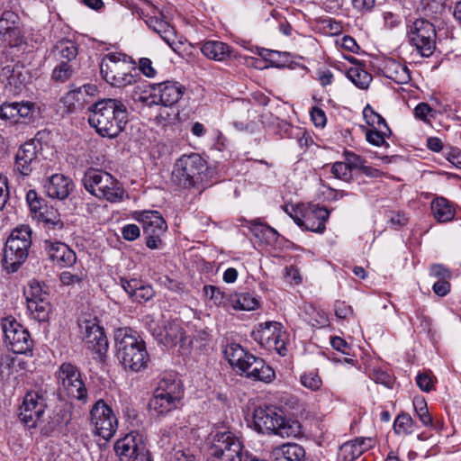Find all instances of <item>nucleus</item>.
<instances>
[{"label":"nucleus","instance_id":"f257e3e1","mask_svg":"<svg viewBox=\"0 0 461 461\" xmlns=\"http://www.w3.org/2000/svg\"><path fill=\"white\" fill-rule=\"evenodd\" d=\"M88 122L100 136L116 138L128 122V111L122 101L101 99L88 107Z\"/></svg>","mask_w":461,"mask_h":461},{"label":"nucleus","instance_id":"f03ea898","mask_svg":"<svg viewBox=\"0 0 461 461\" xmlns=\"http://www.w3.org/2000/svg\"><path fill=\"white\" fill-rule=\"evenodd\" d=\"M117 357L125 369L140 372L147 367L149 360L145 342L137 332L128 327L114 332Z\"/></svg>","mask_w":461,"mask_h":461},{"label":"nucleus","instance_id":"7ed1b4c3","mask_svg":"<svg viewBox=\"0 0 461 461\" xmlns=\"http://www.w3.org/2000/svg\"><path fill=\"white\" fill-rule=\"evenodd\" d=\"M253 425L259 433H272L282 438H296L303 434L302 425L298 420L286 419L281 411L273 406L255 409Z\"/></svg>","mask_w":461,"mask_h":461},{"label":"nucleus","instance_id":"20e7f679","mask_svg":"<svg viewBox=\"0 0 461 461\" xmlns=\"http://www.w3.org/2000/svg\"><path fill=\"white\" fill-rule=\"evenodd\" d=\"M32 230L22 224L14 229L8 237L4 252L3 267L8 273L16 272L25 262L32 246Z\"/></svg>","mask_w":461,"mask_h":461},{"label":"nucleus","instance_id":"39448f33","mask_svg":"<svg viewBox=\"0 0 461 461\" xmlns=\"http://www.w3.org/2000/svg\"><path fill=\"white\" fill-rule=\"evenodd\" d=\"M82 182L86 191L99 199L110 203H119L123 199V187L106 171L90 168L84 174Z\"/></svg>","mask_w":461,"mask_h":461},{"label":"nucleus","instance_id":"423d86ee","mask_svg":"<svg viewBox=\"0 0 461 461\" xmlns=\"http://www.w3.org/2000/svg\"><path fill=\"white\" fill-rule=\"evenodd\" d=\"M133 69V64L122 53H108L100 63L103 78L114 87H125L135 83V76L131 73Z\"/></svg>","mask_w":461,"mask_h":461},{"label":"nucleus","instance_id":"0eeeda50","mask_svg":"<svg viewBox=\"0 0 461 461\" xmlns=\"http://www.w3.org/2000/svg\"><path fill=\"white\" fill-rule=\"evenodd\" d=\"M206 168V161L199 154L183 155L174 165L171 180L179 187L191 188L203 181Z\"/></svg>","mask_w":461,"mask_h":461},{"label":"nucleus","instance_id":"6e6552de","mask_svg":"<svg viewBox=\"0 0 461 461\" xmlns=\"http://www.w3.org/2000/svg\"><path fill=\"white\" fill-rule=\"evenodd\" d=\"M59 390L69 399L86 402L87 390L79 368L68 362L62 363L56 372Z\"/></svg>","mask_w":461,"mask_h":461},{"label":"nucleus","instance_id":"1a4fd4ad","mask_svg":"<svg viewBox=\"0 0 461 461\" xmlns=\"http://www.w3.org/2000/svg\"><path fill=\"white\" fill-rule=\"evenodd\" d=\"M253 339L269 351H276L285 356L286 333L283 325L277 321H267L258 324L251 334Z\"/></svg>","mask_w":461,"mask_h":461},{"label":"nucleus","instance_id":"9d476101","mask_svg":"<svg viewBox=\"0 0 461 461\" xmlns=\"http://www.w3.org/2000/svg\"><path fill=\"white\" fill-rule=\"evenodd\" d=\"M46 408V393L41 390L29 391L20 406L19 420L26 428L35 429L42 422Z\"/></svg>","mask_w":461,"mask_h":461},{"label":"nucleus","instance_id":"9b49d317","mask_svg":"<svg viewBox=\"0 0 461 461\" xmlns=\"http://www.w3.org/2000/svg\"><path fill=\"white\" fill-rule=\"evenodd\" d=\"M134 219L142 226L146 246L150 249H160L161 237L167 229L166 221L160 212L157 211L137 212L134 214Z\"/></svg>","mask_w":461,"mask_h":461},{"label":"nucleus","instance_id":"f8f14e48","mask_svg":"<svg viewBox=\"0 0 461 461\" xmlns=\"http://www.w3.org/2000/svg\"><path fill=\"white\" fill-rule=\"evenodd\" d=\"M212 456L213 461H243V446L230 431H217L213 435Z\"/></svg>","mask_w":461,"mask_h":461},{"label":"nucleus","instance_id":"ddd939ff","mask_svg":"<svg viewBox=\"0 0 461 461\" xmlns=\"http://www.w3.org/2000/svg\"><path fill=\"white\" fill-rule=\"evenodd\" d=\"M79 328L86 348L92 352L95 359L102 360L108 350V340L97 319L80 320Z\"/></svg>","mask_w":461,"mask_h":461},{"label":"nucleus","instance_id":"4468645a","mask_svg":"<svg viewBox=\"0 0 461 461\" xmlns=\"http://www.w3.org/2000/svg\"><path fill=\"white\" fill-rule=\"evenodd\" d=\"M408 38L418 52L423 57L433 54L436 46L434 25L425 19H417L409 25Z\"/></svg>","mask_w":461,"mask_h":461},{"label":"nucleus","instance_id":"2eb2a0df","mask_svg":"<svg viewBox=\"0 0 461 461\" xmlns=\"http://www.w3.org/2000/svg\"><path fill=\"white\" fill-rule=\"evenodd\" d=\"M5 341L15 354H26L32 348V340L27 329L14 318L9 316L2 320Z\"/></svg>","mask_w":461,"mask_h":461},{"label":"nucleus","instance_id":"dca6fc26","mask_svg":"<svg viewBox=\"0 0 461 461\" xmlns=\"http://www.w3.org/2000/svg\"><path fill=\"white\" fill-rule=\"evenodd\" d=\"M240 375L244 374L248 378L255 381L270 383L276 375L274 370L265 361L248 352L246 357H240L231 366Z\"/></svg>","mask_w":461,"mask_h":461},{"label":"nucleus","instance_id":"f3484780","mask_svg":"<svg viewBox=\"0 0 461 461\" xmlns=\"http://www.w3.org/2000/svg\"><path fill=\"white\" fill-rule=\"evenodd\" d=\"M91 425L95 434L110 439L116 431L117 419L113 410L103 401H97L90 411Z\"/></svg>","mask_w":461,"mask_h":461},{"label":"nucleus","instance_id":"a211bd4d","mask_svg":"<svg viewBox=\"0 0 461 461\" xmlns=\"http://www.w3.org/2000/svg\"><path fill=\"white\" fill-rule=\"evenodd\" d=\"M113 449L120 461H133L135 457L150 456L142 436L136 431H131L118 439Z\"/></svg>","mask_w":461,"mask_h":461},{"label":"nucleus","instance_id":"6ab92c4d","mask_svg":"<svg viewBox=\"0 0 461 461\" xmlns=\"http://www.w3.org/2000/svg\"><path fill=\"white\" fill-rule=\"evenodd\" d=\"M330 212L325 207L319 205H309L303 211L302 217L297 214L292 215L294 221L301 228L318 233H322L325 223L329 219Z\"/></svg>","mask_w":461,"mask_h":461},{"label":"nucleus","instance_id":"aec40b11","mask_svg":"<svg viewBox=\"0 0 461 461\" xmlns=\"http://www.w3.org/2000/svg\"><path fill=\"white\" fill-rule=\"evenodd\" d=\"M185 86L177 81L167 80L152 86L151 102L166 107L176 104L185 93Z\"/></svg>","mask_w":461,"mask_h":461},{"label":"nucleus","instance_id":"412c9836","mask_svg":"<svg viewBox=\"0 0 461 461\" xmlns=\"http://www.w3.org/2000/svg\"><path fill=\"white\" fill-rule=\"evenodd\" d=\"M38 164L37 142L32 140L18 149L14 158V172L23 177L29 176Z\"/></svg>","mask_w":461,"mask_h":461},{"label":"nucleus","instance_id":"4be33fe9","mask_svg":"<svg viewBox=\"0 0 461 461\" xmlns=\"http://www.w3.org/2000/svg\"><path fill=\"white\" fill-rule=\"evenodd\" d=\"M48 258L59 267H68L77 261L76 253L65 243L46 240L43 242Z\"/></svg>","mask_w":461,"mask_h":461},{"label":"nucleus","instance_id":"5701e85b","mask_svg":"<svg viewBox=\"0 0 461 461\" xmlns=\"http://www.w3.org/2000/svg\"><path fill=\"white\" fill-rule=\"evenodd\" d=\"M0 78L9 93L18 95L25 87L28 72L21 65H7L2 68Z\"/></svg>","mask_w":461,"mask_h":461},{"label":"nucleus","instance_id":"b1692460","mask_svg":"<svg viewBox=\"0 0 461 461\" xmlns=\"http://www.w3.org/2000/svg\"><path fill=\"white\" fill-rule=\"evenodd\" d=\"M375 446V439L372 438H357L345 442L339 451V457L343 461H354L363 453Z\"/></svg>","mask_w":461,"mask_h":461},{"label":"nucleus","instance_id":"393cba45","mask_svg":"<svg viewBox=\"0 0 461 461\" xmlns=\"http://www.w3.org/2000/svg\"><path fill=\"white\" fill-rule=\"evenodd\" d=\"M201 51L206 58L219 62H227L237 59L234 50L227 43L219 41L203 42L201 46Z\"/></svg>","mask_w":461,"mask_h":461},{"label":"nucleus","instance_id":"a878e982","mask_svg":"<svg viewBox=\"0 0 461 461\" xmlns=\"http://www.w3.org/2000/svg\"><path fill=\"white\" fill-rule=\"evenodd\" d=\"M40 290L38 285L36 286L31 285V297H27V308L33 319L44 321L49 317L50 304L46 299L41 297V294H38Z\"/></svg>","mask_w":461,"mask_h":461},{"label":"nucleus","instance_id":"bb28decb","mask_svg":"<svg viewBox=\"0 0 461 461\" xmlns=\"http://www.w3.org/2000/svg\"><path fill=\"white\" fill-rule=\"evenodd\" d=\"M73 183L70 178L62 174L51 176L44 185L45 192L49 197L63 200L72 190Z\"/></svg>","mask_w":461,"mask_h":461},{"label":"nucleus","instance_id":"cd10ccee","mask_svg":"<svg viewBox=\"0 0 461 461\" xmlns=\"http://www.w3.org/2000/svg\"><path fill=\"white\" fill-rule=\"evenodd\" d=\"M17 21L18 15L13 11L4 12L0 18V35L10 45L17 44V39L20 37V30L16 26Z\"/></svg>","mask_w":461,"mask_h":461},{"label":"nucleus","instance_id":"c85d7f7f","mask_svg":"<svg viewBox=\"0 0 461 461\" xmlns=\"http://www.w3.org/2000/svg\"><path fill=\"white\" fill-rule=\"evenodd\" d=\"M271 456L276 461H304L305 450L296 443H285L274 447Z\"/></svg>","mask_w":461,"mask_h":461},{"label":"nucleus","instance_id":"c756f323","mask_svg":"<svg viewBox=\"0 0 461 461\" xmlns=\"http://www.w3.org/2000/svg\"><path fill=\"white\" fill-rule=\"evenodd\" d=\"M180 401L154 392L149 402V410L153 416H164L176 410Z\"/></svg>","mask_w":461,"mask_h":461},{"label":"nucleus","instance_id":"7c9ffc66","mask_svg":"<svg viewBox=\"0 0 461 461\" xmlns=\"http://www.w3.org/2000/svg\"><path fill=\"white\" fill-rule=\"evenodd\" d=\"M154 392L179 401H181L184 395L181 381L176 379L174 374H167L161 376Z\"/></svg>","mask_w":461,"mask_h":461},{"label":"nucleus","instance_id":"2f4dec72","mask_svg":"<svg viewBox=\"0 0 461 461\" xmlns=\"http://www.w3.org/2000/svg\"><path fill=\"white\" fill-rule=\"evenodd\" d=\"M383 72L387 78L400 85L407 84L411 80L408 67L394 59L385 61Z\"/></svg>","mask_w":461,"mask_h":461},{"label":"nucleus","instance_id":"473e14b6","mask_svg":"<svg viewBox=\"0 0 461 461\" xmlns=\"http://www.w3.org/2000/svg\"><path fill=\"white\" fill-rule=\"evenodd\" d=\"M153 336L159 343L167 347H173L183 340L184 332L177 324L167 323L162 330L154 333Z\"/></svg>","mask_w":461,"mask_h":461},{"label":"nucleus","instance_id":"72a5a7b5","mask_svg":"<svg viewBox=\"0 0 461 461\" xmlns=\"http://www.w3.org/2000/svg\"><path fill=\"white\" fill-rule=\"evenodd\" d=\"M431 212L438 222H448L456 215L452 203L444 197H437L431 202Z\"/></svg>","mask_w":461,"mask_h":461},{"label":"nucleus","instance_id":"f704fd0d","mask_svg":"<svg viewBox=\"0 0 461 461\" xmlns=\"http://www.w3.org/2000/svg\"><path fill=\"white\" fill-rule=\"evenodd\" d=\"M35 219L43 223L48 232L53 231L54 234H56V231L61 230L64 227L59 213L53 207L45 206L40 213L36 214Z\"/></svg>","mask_w":461,"mask_h":461},{"label":"nucleus","instance_id":"c9c22d12","mask_svg":"<svg viewBox=\"0 0 461 461\" xmlns=\"http://www.w3.org/2000/svg\"><path fill=\"white\" fill-rule=\"evenodd\" d=\"M53 56L58 62L71 64L77 55V47L75 42L68 40L58 41L52 50Z\"/></svg>","mask_w":461,"mask_h":461},{"label":"nucleus","instance_id":"e433bc0d","mask_svg":"<svg viewBox=\"0 0 461 461\" xmlns=\"http://www.w3.org/2000/svg\"><path fill=\"white\" fill-rule=\"evenodd\" d=\"M249 228L257 239L267 245H274L278 240L279 234L276 230L260 222L259 220L251 221Z\"/></svg>","mask_w":461,"mask_h":461},{"label":"nucleus","instance_id":"4c0bfd02","mask_svg":"<svg viewBox=\"0 0 461 461\" xmlns=\"http://www.w3.org/2000/svg\"><path fill=\"white\" fill-rule=\"evenodd\" d=\"M203 291L215 306L221 307L226 311L232 309L233 304L231 301L233 294H226L219 287L213 285H205Z\"/></svg>","mask_w":461,"mask_h":461},{"label":"nucleus","instance_id":"58836bf2","mask_svg":"<svg viewBox=\"0 0 461 461\" xmlns=\"http://www.w3.org/2000/svg\"><path fill=\"white\" fill-rule=\"evenodd\" d=\"M231 302V310L235 311H254L259 307L258 299L249 292L233 294Z\"/></svg>","mask_w":461,"mask_h":461},{"label":"nucleus","instance_id":"ea45409f","mask_svg":"<svg viewBox=\"0 0 461 461\" xmlns=\"http://www.w3.org/2000/svg\"><path fill=\"white\" fill-rule=\"evenodd\" d=\"M147 24L154 32L158 33L161 38L173 49L170 38L173 35V28H171L167 22L160 20L154 15L147 20Z\"/></svg>","mask_w":461,"mask_h":461},{"label":"nucleus","instance_id":"a19ab883","mask_svg":"<svg viewBox=\"0 0 461 461\" xmlns=\"http://www.w3.org/2000/svg\"><path fill=\"white\" fill-rule=\"evenodd\" d=\"M347 76L360 89H366L372 81V76L360 67L350 68L348 70Z\"/></svg>","mask_w":461,"mask_h":461},{"label":"nucleus","instance_id":"79ce46f5","mask_svg":"<svg viewBox=\"0 0 461 461\" xmlns=\"http://www.w3.org/2000/svg\"><path fill=\"white\" fill-rule=\"evenodd\" d=\"M417 429L416 423L408 413H400L394 420L393 429L398 435H408L413 433Z\"/></svg>","mask_w":461,"mask_h":461},{"label":"nucleus","instance_id":"37998d69","mask_svg":"<svg viewBox=\"0 0 461 461\" xmlns=\"http://www.w3.org/2000/svg\"><path fill=\"white\" fill-rule=\"evenodd\" d=\"M392 131L388 125L384 124V127L368 130L366 132V139L370 144L381 147L385 144V138L389 137Z\"/></svg>","mask_w":461,"mask_h":461},{"label":"nucleus","instance_id":"c03bdc74","mask_svg":"<svg viewBox=\"0 0 461 461\" xmlns=\"http://www.w3.org/2000/svg\"><path fill=\"white\" fill-rule=\"evenodd\" d=\"M416 415L425 427L432 425V418L428 411L427 402L422 396H417L412 402Z\"/></svg>","mask_w":461,"mask_h":461},{"label":"nucleus","instance_id":"a18cd8bd","mask_svg":"<svg viewBox=\"0 0 461 461\" xmlns=\"http://www.w3.org/2000/svg\"><path fill=\"white\" fill-rule=\"evenodd\" d=\"M306 313L310 315L309 323L314 328L325 327L329 323L327 314L321 310H317L312 305L306 309Z\"/></svg>","mask_w":461,"mask_h":461},{"label":"nucleus","instance_id":"49530a36","mask_svg":"<svg viewBox=\"0 0 461 461\" xmlns=\"http://www.w3.org/2000/svg\"><path fill=\"white\" fill-rule=\"evenodd\" d=\"M74 68L71 64L59 62L52 71V79L56 82L64 83L68 81L73 75Z\"/></svg>","mask_w":461,"mask_h":461},{"label":"nucleus","instance_id":"de8ad7c7","mask_svg":"<svg viewBox=\"0 0 461 461\" xmlns=\"http://www.w3.org/2000/svg\"><path fill=\"white\" fill-rule=\"evenodd\" d=\"M363 116L367 124L374 128L384 127L387 124L385 120L377 113H375L370 105H366L363 110Z\"/></svg>","mask_w":461,"mask_h":461},{"label":"nucleus","instance_id":"09e8293b","mask_svg":"<svg viewBox=\"0 0 461 461\" xmlns=\"http://www.w3.org/2000/svg\"><path fill=\"white\" fill-rule=\"evenodd\" d=\"M301 383L305 388H308L312 391L319 390L322 384L321 378L317 372L313 371L302 375Z\"/></svg>","mask_w":461,"mask_h":461},{"label":"nucleus","instance_id":"8fccbe9b","mask_svg":"<svg viewBox=\"0 0 461 461\" xmlns=\"http://www.w3.org/2000/svg\"><path fill=\"white\" fill-rule=\"evenodd\" d=\"M26 202L33 218L45 208L42 204L43 200L38 196V194L34 190H29L27 192Z\"/></svg>","mask_w":461,"mask_h":461},{"label":"nucleus","instance_id":"3c124183","mask_svg":"<svg viewBox=\"0 0 461 461\" xmlns=\"http://www.w3.org/2000/svg\"><path fill=\"white\" fill-rule=\"evenodd\" d=\"M247 353L248 351L236 343L229 344L224 350L225 357L230 366H232L240 357H246Z\"/></svg>","mask_w":461,"mask_h":461},{"label":"nucleus","instance_id":"603ef678","mask_svg":"<svg viewBox=\"0 0 461 461\" xmlns=\"http://www.w3.org/2000/svg\"><path fill=\"white\" fill-rule=\"evenodd\" d=\"M415 118L429 123L430 118L434 116L433 109L427 103H420L414 109Z\"/></svg>","mask_w":461,"mask_h":461},{"label":"nucleus","instance_id":"864d4df0","mask_svg":"<svg viewBox=\"0 0 461 461\" xmlns=\"http://www.w3.org/2000/svg\"><path fill=\"white\" fill-rule=\"evenodd\" d=\"M434 377L428 372L419 373L416 376V384L423 392H430L434 389Z\"/></svg>","mask_w":461,"mask_h":461},{"label":"nucleus","instance_id":"5fc2aeb1","mask_svg":"<svg viewBox=\"0 0 461 461\" xmlns=\"http://www.w3.org/2000/svg\"><path fill=\"white\" fill-rule=\"evenodd\" d=\"M0 118L18 122L17 102L5 103L0 106Z\"/></svg>","mask_w":461,"mask_h":461},{"label":"nucleus","instance_id":"6e6d98bb","mask_svg":"<svg viewBox=\"0 0 461 461\" xmlns=\"http://www.w3.org/2000/svg\"><path fill=\"white\" fill-rule=\"evenodd\" d=\"M331 173L335 177L348 181L351 177V169L345 162H336L332 165Z\"/></svg>","mask_w":461,"mask_h":461},{"label":"nucleus","instance_id":"4d7b16f0","mask_svg":"<svg viewBox=\"0 0 461 461\" xmlns=\"http://www.w3.org/2000/svg\"><path fill=\"white\" fill-rule=\"evenodd\" d=\"M154 296V290L150 285H144L140 284L135 294L131 298L138 303H145Z\"/></svg>","mask_w":461,"mask_h":461},{"label":"nucleus","instance_id":"13d9d810","mask_svg":"<svg viewBox=\"0 0 461 461\" xmlns=\"http://www.w3.org/2000/svg\"><path fill=\"white\" fill-rule=\"evenodd\" d=\"M85 277L83 272L71 273L70 271H64L59 275V280L64 285H75L79 284Z\"/></svg>","mask_w":461,"mask_h":461},{"label":"nucleus","instance_id":"bf43d9fd","mask_svg":"<svg viewBox=\"0 0 461 461\" xmlns=\"http://www.w3.org/2000/svg\"><path fill=\"white\" fill-rule=\"evenodd\" d=\"M429 276L438 280L450 279L451 271L442 264H433L429 267Z\"/></svg>","mask_w":461,"mask_h":461},{"label":"nucleus","instance_id":"052dcab7","mask_svg":"<svg viewBox=\"0 0 461 461\" xmlns=\"http://www.w3.org/2000/svg\"><path fill=\"white\" fill-rule=\"evenodd\" d=\"M35 104L32 102H17V112L19 119H30L34 112Z\"/></svg>","mask_w":461,"mask_h":461},{"label":"nucleus","instance_id":"680f3d73","mask_svg":"<svg viewBox=\"0 0 461 461\" xmlns=\"http://www.w3.org/2000/svg\"><path fill=\"white\" fill-rule=\"evenodd\" d=\"M122 235L124 240L133 241L140 236V230L136 224H126L122 229Z\"/></svg>","mask_w":461,"mask_h":461},{"label":"nucleus","instance_id":"e2e57ef3","mask_svg":"<svg viewBox=\"0 0 461 461\" xmlns=\"http://www.w3.org/2000/svg\"><path fill=\"white\" fill-rule=\"evenodd\" d=\"M139 69L147 77H154L157 74L152 66V61L148 58H140L139 60Z\"/></svg>","mask_w":461,"mask_h":461},{"label":"nucleus","instance_id":"0e129e2a","mask_svg":"<svg viewBox=\"0 0 461 461\" xmlns=\"http://www.w3.org/2000/svg\"><path fill=\"white\" fill-rule=\"evenodd\" d=\"M122 287L123 290L129 294L131 298L133 297L135 292L138 290L140 285V281L138 279H131L127 280L126 278H121L120 280Z\"/></svg>","mask_w":461,"mask_h":461},{"label":"nucleus","instance_id":"69168bd1","mask_svg":"<svg viewBox=\"0 0 461 461\" xmlns=\"http://www.w3.org/2000/svg\"><path fill=\"white\" fill-rule=\"evenodd\" d=\"M345 163L347 165H348V167L352 170L353 168H358V167H362L363 166V163H364V159L353 153V152H348V151H346L345 152Z\"/></svg>","mask_w":461,"mask_h":461},{"label":"nucleus","instance_id":"338daca9","mask_svg":"<svg viewBox=\"0 0 461 461\" xmlns=\"http://www.w3.org/2000/svg\"><path fill=\"white\" fill-rule=\"evenodd\" d=\"M311 117L315 126L324 127L326 124L325 113L319 107H312L311 111Z\"/></svg>","mask_w":461,"mask_h":461},{"label":"nucleus","instance_id":"774afa93","mask_svg":"<svg viewBox=\"0 0 461 461\" xmlns=\"http://www.w3.org/2000/svg\"><path fill=\"white\" fill-rule=\"evenodd\" d=\"M433 292L438 296H445L450 291L448 279L438 280L432 286Z\"/></svg>","mask_w":461,"mask_h":461}]
</instances>
